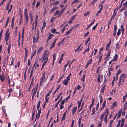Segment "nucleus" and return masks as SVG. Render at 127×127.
<instances>
[{
	"mask_svg": "<svg viewBox=\"0 0 127 127\" xmlns=\"http://www.w3.org/2000/svg\"><path fill=\"white\" fill-rule=\"evenodd\" d=\"M121 30L120 29H119L117 33V35L118 36L120 35L121 34Z\"/></svg>",
	"mask_w": 127,
	"mask_h": 127,
	"instance_id": "38",
	"label": "nucleus"
},
{
	"mask_svg": "<svg viewBox=\"0 0 127 127\" xmlns=\"http://www.w3.org/2000/svg\"><path fill=\"white\" fill-rule=\"evenodd\" d=\"M35 114V111H34V112L32 114V120H33L34 119Z\"/></svg>",
	"mask_w": 127,
	"mask_h": 127,
	"instance_id": "50",
	"label": "nucleus"
},
{
	"mask_svg": "<svg viewBox=\"0 0 127 127\" xmlns=\"http://www.w3.org/2000/svg\"><path fill=\"white\" fill-rule=\"evenodd\" d=\"M47 56L43 55V57H42V58L43 59V60L42 61V62L45 60H48V58Z\"/></svg>",
	"mask_w": 127,
	"mask_h": 127,
	"instance_id": "23",
	"label": "nucleus"
},
{
	"mask_svg": "<svg viewBox=\"0 0 127 127\" xmlns=\"http://www.w3.org/2000/svg\"><path fill=\"white\" fill-rule=\"evenodd\" d=\"M103 50V47H102L100 48L99 50V54H100L101 52V51H102Z\"/></svg>",
	"mask_w": 127,
	"mask_h": 127,
	"instance_id": "60",
	"label": "nucleus"
},
{
	"mask_svg": "<svg viewBox=\"0 0 127 127\" xmlns=\"http://www.w3.org/2000/svg\"><path fill=\"white\" fill-rule=\"evenodd\" d=\"M124 13L125 14V17H127V10L125 11Z\"/></svg>",
	"mask_w": 127,
	"mask_h": 127,
	"instance_id": "64",
	"label": "nucleus"
},
{
	"mask_svg": "<svg viewBox=\"0 0 127 127\" xmlns=\"http://www.w3.org/2000/svg\"><path fill=\"white\" fill-rule=\"evenodd\" d=\"M92 59H90L87 62V63L89 64H90L92 63Z\"/></svg>",
	"mask_w": 127,
	"mask_h": 127,
	"instance_id": "42",
	"label": "nucleus"
},
{
	"mask_svg": "<svg viewBox=\"0 0 127 127\" xmlns=\"http://www.w3.org/2000/svg\"><path fill=\"white\" fill-rule=\"evenodd\" d=\"M82 116H80L79 117V121H78V124L81 123V122L82 121Z\"/></svg>",
	"mask_w": 127,
	"mask_h": 127,
	"instance_id": "41",
	"label": "nucleus"
},
{
	"mask_svg": "<svg viewBox=\"0 0 127 127\" xmlns=\"http://www.w3.org/2000/svg\"><path fill=\"white\" fill-rule=\"evenodd\" d=\"M105 112L106 114L105 115L104 117V121L105 123H107V118L108 114V109H106Z\"/></svg>",
	"mask_w": 127,
	"mask_h": 127,
	"instance_id": "4",
	"label": "nucleus"
},
{
	"mask_svg": "<svg viewBox=\"0 0 127 127\" xmlns=\"http://www.w3.org/2000/svg\"><path fill=\"white\" fill-rule=\"evenodd\" d=\"M15 59L14 58L12 57V60L11 61V63L10 64V66H9L10 67L11 66H12V65H13V63L14 62Z\"/></svg>",
	"mask_w": 127,
	"mask_h": 127,
	"instance_id": "22",
	"label": "nucleus"
},
{
	"mask_svg": "<svg viewBox=\"0 0 127 127\" xmlns=\"http://www.w3.org/2000/svg\"><path fill=\"white\" fill-rule=\"evenodd\" d=\"M77 109V108L76 107H74L72 108V114L73 115H74V113L76 112Z\"/></svg>",
	"mask_w": 127,
	"mask_h": 127,
	"instance_id": "8",
	"label": "nucleus"
},
{
	"mask_svg": "<svg viewBox=\"0 0 127 127\" xmlns=\"http://www.w3.org/2000/svg\"><path fill=\"white\" fill-rule=\"evenodd\" d=\"M29 15L30 17V19L33 18V16L31 12L29 13Z\"/></svg>",
	"mask_w": 127,
	"mask_h": 127,
	"instance_id": "55",
	"label": "nucleus"
},
{
	"mask_svg": "<svg viewBox=\"0 0 127 127\" xmlns=\"http://www.w3.org/2000/svg\"><path fill=\"white\" fill-rule=\"evenodd\" d=\"M40 4V2H39V1H38L37 2V3L36 4V8H37L39 6Z\"/></svg>",
	"mask_w": 127,
	"mask_h": 127,
	"instance_id": "61",
	"label": "nucleus"
},
{
	"mask_svg": "<svg viewBox=\"0 0 127 127\" xmlns=\"http://www.w3.org/2000/svg\"><path fill=\"white\" fill-rule=\"evenodd\" d=\"M59 13V11L58 10H57L54 13V15L55 16H56Z\"/></svg>",
	"mask_w": 127,
	"mask_h": 127,
	"instance_id": "30",
	"label": "nucleus"
},
{
	"mask_svg": "<svg viewBox=\"0 0 127 127\" xmlns=\"http://www.w3.org/2000/svg\"><path fill=\"white\" fill-rule=\"evenodd\" d=\"M14 16H13L12 18V20L11 21V28L12 29H13V27L14 26Z\"/></svg>",
	"mask_w": 127,
	"mask_h": 127,
	"instance_id": "16",
	"label": "nucleus"
},
{
	"mask_svg": "<svg viewBox=\"0 0 127 127\" xmlns=\"http://www.w3.org/2000/svg\"><path fill=\"white\" fill-rule=\"evenodd\" d=\"M0 80L2 82H3L5 80V78L4 77V74L3 73H2V76L0 75Z\"/></svg>",
	"mask_w": 127,
	"mask_h": 127,
	"instance_id": "7",
	"label": "nucleus"
},
{
	"mask_svg": "<svg viewBox=\"0 0 127 127\" xmlns=\"http://www.w3.org/2000/svg\"><path fill=\"white\" fill-rule=\"evenodd\" d=\"M127 105H124V108L123 110L124 111H125L126 110L127 108Z\"/></svg>",
	"mask_w": 127,
	"mask_h": 127,
	"instance_id": "63",
	"label": "nucleus"
},
{
	"mask_svg": "<svg viewBox=\"0 0 127 127\" xmlns=\"http://www.w3.org/2000/svg\"><path fill=\"white\" fill-rule=\"evenodd\" d=\"M40 103L41 101H39L37 103V109L38 110V114L39 115H40V114L41 113V108H40Z\"/></svg>",
	"mask_w": 127,
	"mask_h": 127,
	"instance_id": "1",
	"label": "nucleus"
},
{
	"mask_svg": "<svg viewBox=\"0 0 127 127\" xmlns=\"http://www.w3.org/2000/svg\"><path fill=\"white\" fill-rule=\"evenodd\" d=\"M118 59V56L117 54H116L114 57L113 59L112 60V61H116Z\"/></svg>",
	"mask_w": 127,
	"mask_h": 127,
	"instance_id": "11",
	"label": "nucleus"
},
{
	"mask_svg": "<svg viewBox=\"0 0 127 127\" xmlns=\"http://www.w3.org/2000/svg\"><path fill=\"white\" fill-rule=\"evenodd\" d=\"M36 119H35V120L36 119H38L40 117V115H39L38 114H37V111H36Z\"/></svg>",
	"mask_w": 127,
	"mask_h": 127,
	"instance_id": "32",
	"label": "nucleus"
},
{
	"mask_svg": "<svg viewBox=\"0 0 127 127\" xmlns=\"http://www.w3.org/2000/svg\"><path fill=\"white\" fill-rule=\"evenodd\" d=\"M24 28L22 29V41L23 40V37H24Z\"/></svg>",
	"mask_w": 127,
	"mask_h": 127,
	"instance_id": "37",
	"label": "nucleus"
},
{
	"mask_svg": "<svg viewBox=\"0 0 127 127\" xmlns=\"http://www.w3.org/2000/svg\"><path fill=\"white\" fill-rule=\"evenodd\" d=\"M8 92L10 94L12 92H13L12 89V88H10L8 90Z\"/></svg>",
	"mask_w": 127,
	"mask_h": 127,
	"instance_id": "59",
	"label": "nucleus"
},
{
	"mask_svg": "<svg viewBox=\"0 0 127 127\" xmlns=\"http://www.w3.org/2000/svg\"><path fill=\"white\" fill-rule=\"evenodd\" d=\"M76 16V15H73L71 18L70 19L71 20H72L73 21L75 19Z\"/></svg>",
	"mask_w": 127,
	"mask_h": 127,
	"instance_id": "47",
	"label": "nucleus"
},
{
	"mask_svg": "<svg viewBox=\"0 0 127 127\" xmlns=\"http://www.w3.org/2000/svg\"><path fill=\"white\" fill-rule=\"evenodd\" d=\"M90 12L88 11L86 13L84 14V16H86L90 14Z\"/></svg>",
	"mask_w": 127,
	"mask_h": 127,
	"instance_id": "46",
	"label": "nucleus"
},
{
	"mask_svg": "<svg viewBox=\"0 0 127 127\" xmlns=\"http://www.w3.org/2000/svg\"><path fill=\"white\" fill-rule=\"evenodd\" d=\"M68 81L66 80H64L63 82V84L66 86H67V85L68 83Z\"/></svg>",
	"mask_w": 127,
	"mask_h": 127,
	"instance_id": "25",
	"label": "nucleus"
},
{
	"mask_svg": "<svg viewBox=\"0 0 127 127\" xmlns=\"http://www.w3.org/2000/svg\"><path fill=\"white\" fill-rule=\"evenodd\" d=\"M111 54V50H109L108 52L107 53V54L106 55V57L105 59V60L106 61L108 57Z\"/></svg>",
	"mask_w": 127,
	"mask_h": 127,
	"instance_id": "10",
	"label": "nucleus"
},
{
	"mask_svg": "<svg viewBox=\"0 0 127 127\" xmlns=\"http://www.w3.org/2000/svg\"><path fill=\"white\" fill-rule=\"evenodd\" d=\"M9 17H8L7 18V20L6 21V23L5 25V26L4 27L5 28H6L7 26L8 25V23L9 21Z\"/></svg>",
	"mask_w": 127,
	"mask_h": 127,
	"instance_id": "24",
	"label": "nucleus"
},
{
	"mask_svg": "<svg viewBox=\"0 0 127 127\" xmlns=\"http://www.w3.org/2000/svg\"><path fill=\"white\" fill-rule=\"evenodd\" d=\"M37 85L36 86L35 88L33 87L32 90V92H33V94L35 95L36 94V92L37 90Z\"/></svg>",
	"mask_w": 127,
	"mask_h": 127,
	"instance_id": "6",
	"label": "nucleus"
},
{
	"mask_svg": "<svg viewBox=\"0 0 127 127\" xmlns=\"http://www.w3.org/2000/svg\"><path fill=\"white\" fill-rule=\"evenodd\" d=\"M36 37L34 36L33 37V43H35L36 42Z\"/></svg>",
	"mask_w": 127,
	"mask_h": 127,
	"instance_id": "56",
	"label": "nucleus"
},
{
	"mask_svg": "<svg viewBox=\"0 0 127 127\" xmlns=\"http://www.w3.org/2000/svg\"><path fill=\"white\" fill-rule=\"evenodd\" d=\"M116 9V8L114 10V13L113 15V17H114V18L116 15V13L115 12V10Z\"/></svg>",
	"mask_w": 127,
	"mask_h": 127,
	"instance_id": "43",
	"label": "nucleus"
},
{
	"mask_svg": "<svg viewBox=\"0 0 127 127\" xmlns=\"http://www.w3.org/2000/svg\"><path fill=\"white\" fill-rule=\"evenodd\" d=\"M122 109H121V110L119 111L118 113V115L117 118V119H118L120 116L122 112Z\"/></svg>",
	"mask_w": 127,
	"mask_h": 127,
	"instance_id": "18",
	"label": "nucleus"
},
{
	"mask_svg": "<svg viewBox=\"0 0 127 127\" xmlns=\"http://www.w3.org/2000/svg\"><path fill=\"white\" fill-rule=\"evenodd\" d=\"M24 15L25 16H28V13L27 12V9L25 8L24 10Z\"/></svg>",
	"mask_w": 127,
	"mask_h": 127,
	"instance_id": "26",
	"label": "nucleus"
},
{
	"mask_svg": "<svg viewBox=\"0 0 127 127\" xmlns=\"http://www.w3.org/2000/svg\"><path fill=\"white\" fill-rule=\"evenodd\" d=\"M59 3V1H55L53 2V3L51 4L50 5H56L58 4Z\"/></svg>",
	"mask_w": 127,
	"mask_h": 127,
	"instance_id": "28",
	"label": "nucleus"
},
{
	"mask_svg": "<svg viewBox=\"0 0 127 127\" xmlns=\"http://www.w3.org/2000/svg\"><path fill=\"white\" fill-rule=\"evenodd\" d=\"M49 54V52H48L47 50H45L43 54V55L47 56Z\"/></svg>",
	"mask_w": 127,
	"mask_h": 127,
	"instance_id": "14",
	"label": "nucleus"
},
{
	"mask_svg": "<svg viewBox=\"0 0 127 127\" xmlns=\"http://www.w3.org/2000/svg\"><path fill=\"white\" fill-rule=\"evenodd\" d=\"M114 31H116L117 29V26L116 25H114Z\"/></svg>",
	"mask_w": 127,
	"mask_h": 127,
	"instance_id": "48",
	"label": "nucleus"
},
{
	"mask_svg": "<svg viewBox=\"0 0 127 127\" xmlns=\"http://www.w3.org/2000/svg\"><path fill=\"white\" fill-rule=\"evenodd\" d=\"M67 111V110H66L65 112L64 113L62 117V118L61 119V120L62 121H63L65 119V117L66 116V112Z\"/></svg>",
	"mask_w": 127,
	"mask_h": 127,
	"instance_id": "13",
	"label": "nucleus"
},
{
	"mask_svg": "<svg viewBox=\"0 0 127 127\" xmlns=\"http://www.w3.org/2000/svg\"><path fill=\"white\" fill-rule=\"evenodd\" d=\"M95 107H93L92 110V112L91 114V115H94L95 113Z\"/></svg>",
	"mask_w": 127,
	"mask_h": 127,
	"instance_id": "33",
	"label": "nucleus"
},
{
	"mask_svg": "<svg viewBox=\"0 0 127 127\" xmlns=\"http://www.w3.org/2000/svg\"><path fill=\"white\" fill-rule=\"evenodd\" d=\"M53 35L51 33L50 35H49L48 37V38L47 40L46 41V42L47 43H48L49 42V40L51 39V37Z\"/></svg>",
	"mask_w": 127,
	"mask_h": 127,
	"instance_id": "12",
	"label": "nucleus"
},
{
	"mask_svg": "<svg viewBox=\"0 0 127 127\" xmlns=\"http://www.w3.org/2000/svg\"><path fill=\"white\" fill-rule=\"evenodd\" d=\"M127 96V94L126 92V95L123 96V100L122 101L123 102H125L126 100V98Z\"/></svg>",
	"mask_w": 127,
	"mask_h": 127,
	"instance_id": "27",
	"label": "nucleus"
},
{
	"mask_svg": "<svg viewBox=\"0 0 127 127\" xmlns=\"http://www.w3.org/2000/svg\"><path fill=\"white\" fill-rule=\"evenodd\" d=\"M110 41L107 44L106 46V50L107 51L109 50V48L111 44V39H110Z\"/></svg>",
	"mask_w": 127,
	"mask_h": 127,
	"instance_id": "5",
	"label": "nucleus"
},
{
	"mask_svg": "<svg viewBox=\"0 0 127 127\" xmlns=\"http://www.w3.org/2000/svg\"><path fill=\"white\" fill-rule=\"evenodd\" d=\"M98 77L97 78V83H99L101 81L100 80V77L101 78V80H102L103 79V76L101 74H98Z\"/></svg>",
	"mask_w": 127,
	"mask_h": 127,
	"instance_id": "3",
	"label": "nucleus"
},
{
	"mask_svg": "<svg viewBox=\"0 0 127 127\" xmlns=\"http://www.w3.org/2000/svg\"><path fill=\"white\" fill-rule=\"evenodd\" d=\"M102 55H101L98 58L99 61L98 62V63H100L101 62V60L102 59Z\"/></svg>",
	"mask_w": 127,
	"mask_h": 127,
	"instance_id": "34",
	"label": "nucleus"
},
{
	"mask_svg": "<svg viewBox=\"0 0 127 127\" xmlns=\"http://www.w3.org/2000/svg\"><path fill=\"white\" fill-rule=\"evenodd\" d=\"M106 101L105 100H104L102 104V108H104L105 107L106 105Z\"/></svg>",
	"mask_w": 127,
	"mask_h": 127,
	"instance_id": "45",
	"label": "nucleus"
},
{
	"mask_svg": "<svg viewBox=\"0 0 127 127\" xmlns=\"http://www.w3.org/2000/svg\"><path fill=\"white\" fill-rule=\"evenodd\" d=\"M117 102H114L113 103V104L111 106V107H112V106H115L116 107L117 106Z\"/></svg>",
	"mask_w": 127,
	"mask_h": 127,
	"instance_id": "40",
	"label": "nucleus"
},
{
	"mask_svg": "<svg viewBox=\"0 0 127 127\" xmlns=\"http://www.w3.org/2000/svg\"><path fill=\"white\" fill-rule=\"evenodd\" d=\"M80 48L78 47L75 50V52H76L77 51L78 52H79L81 50L80 49V50H79V49Z\"/></svg>",
	"mask_w": 127,
	"mask_h": 127,
	"instance_id": "53",
	"label": "nucleus"
},
{
	"mask_svg": "<svg viewBox=\"0 0 127 127\" xmlns=\"http://www.w3.org/2000/svg\"><path fill=\"white\" fill-rule=\"evenodd\" d=\"M99 99L100 100V104H101V103L102 102V99L101 96L100 95H99Z\"/></svg>",
	"mask_w": 127,
	"mask_h": 127,
	"instance_id": "44",
	"label": "nucleus"
},
{
	"mask_svg": "<svg viewBox=\"0 0 127 127\" xmlns=\"http://www.w3.org/2000/svg\"><path fill=\"white\" fill-rule=\"evenodd\" d=\"M55 44L54 43H52V45H51V47L50 48V49H51L52 48H53L55 46Z\"/></svg>",
	"mask_w": 127,
	"mask_h": 127,
	"instance_id": "62",
	"label": "nucleus"
},
{
	"mask_svg": "<svg viewBox=\"0 0 127 127\" xmlns=\"http://www.w3.org/2000/svg\"><path fill=\"white\" fill-rule=\"evenodd\" d=\"M10 36V32L8 34L6 33L5 34V38L4 40H8Z\"/></svg>",
	"mask_w": 127,
	"mask_h": 127,
	"instance_id": "9",
	"label": "nucleus"
},
{
	"mask_svg": "<svg viewBox=\"0 0 127 127\" xmlns=\"http://www.w3.org/2000/svg\"><path fill=\"white\" fill-rule=\"evenodd\" d=\"M106 85H104L102 87V89L101 90V92L102 93H103L104 92V90H105L106 87Z\"/></svg>",
	"mask_w": 127,
	"mask_h": 127,
	"instance_id": "17",
	"label": "nucleus"
},
{
	"mask_svg": "<svg viewBox=\"0 0 127 127\" xmlns=\"http://www.w3.org/2000/svg\"><path fill=\"white\" fill-rule=\"evenodd\" d=\"M127 7L124 6L122 8H121L119 12H121L122 11L125 10V8H126Z\"/></svg>",
	"mask_w": 127,
	"mask_h": 127,
	"instance_id": "39",
	"label": "nucleus"
},
{
	"mask_svg": "<svg viewBox=\"0 0 127 127\" xmlns=\"http://www.w3.org/2000/svg\"><path fill=\"white\" fill-rule=\"evenodd\" d=\"M105 113H106V112H105L103 114H102L101 115V116L100 117V121H103V118L105 114Z\"/></svg>",
	"mask_w": 127,
	"mask_h": 127,
	"instance_id": "21",
	"label": "nucleus"
},
{
	"mask_svg": "<svg viewBox=\"0 0 127 127\" xmlns=\"http://www.w3.org/2000/svg\"><path fill=\"white\" fill-rule=\"evenodd\" d=\"M97 23L95 25V26H94L93 28H92V29L93 30H95L96 28L97 27Z\"/></svg>",
	"mask_w": 127,
	"mask_h": 127,
	"instance_id": "57",
	"label": "nucleus"
},
{
	"mask_svg": "<svg viewBox=\"0 0 127 127\" xmlns=\"http://www.w3.org/2000/svg\"><path fill=\"white\" fill-rule=\"evenodd\" d=\"M103 5L102 4H100L99 5V7H100V10H102V9L103 8Z\"/></svg>",
	"mask_w": 127,
	"mask_h": 127,
	"instance_id": "52",
	"label": "nucleus"
},
{
	"mask_svg": "<svg viewBox=\"0 0 127 127\" xmlns=\"http://www.w3.org/2000/svg\"><path fill=\"white\" fill-rule=\"evenodd\" d=\"M43 49V47H39L38 49L37 54L39 53L41 51H42Z\"/></svg>",
	"mask_w": 127,
	"mask_h": 127,
	"instance_id": "36",
	"label": "nucleus"
},
{
	"mask_svg": "<svg viewBox=\"0 0 127 127\" xmlns=\"http://www.w3.org/2000/svg\"><path fill=\"white\" fill-rule=\"evenodd\" d=\"M57 7L56 6L53 7L52 9L50 11V13H52L53 12H54L56 9H57Z\"/></svg>",
	"mask_w": 127,
	"mask_h": 127,
	"instance_id": "20",
	"label": "nucleus"
},
{
	"mask_svg": "<svg viewBox=\"0 0 127 127\" xmlns=\"http://www.w3.org/2000/svg\"><path fill=\"white\" fill-rule=\"evenodd\" d=\"M45 72L43 74V75L42 77L40 78V86H41L42 84V83L44 81V79L45 77Z\"/></svg>",
	"mask_w": 127,
	"mask_h": 127,
	"instance_id": "2",
	"label": "nucleus"
},
{
	"mask_svg": "<svg viewBox=\"0 0 127 127\" xmlns=\"http://www.w3.org/2000/svg\"><path fill=\"white\" fill-rule=\"evenodd\" d=\"M124 75L125 74L124 73L120 77L119 80L121 81L122 79H123L124 77H125V76H124Z\"/></svg>",
	"mask_w": 127,
	"mask_h": 127,
	"instance_id": "35",
	"label": "nucleus"
},
{
	"mask_svg": "<svg viewBox=\"0 0 127 127\" xmlns=\"http://www.w3.org/2000/svg\"><path fill=\"white\" fill-rule=\"evenodd\" d=\"M10 48H11V46L9 44L8 45V48H7V51H8V54H10Z\"/></svg>",
	"mask_w": 127,
	"mask_h": 127,
	"instance_id": "31",
	"label": "nucleus"
},
{
	"mask_svg": "<svg viewBox=\"0 0 127 127\" xmlns=\"http://www.w3.org/2000/svg\"><path fill=\"white\" fill-rule=\"evenodd\" d=\"M101 68V67L100 66H99L98 67H97L96 69V73H97V74H99V70L100 69V68Z\"/></svg>",
	"mask_w": 127,
	"mask_h": 127,
	"instance_id": "29",
	"label": "nucleus"
},
{
	"mask_svg": "<svg viewBox=\"0 0 127 127\" xmlns=\"http://www.w3.org/2000/svg\"><path fill=\"white\" fill-rule=\"evenodd\" d=\"M34 23H35V28H36V26L37 24V19H36L35 20Z\"/></svg>",
	"mask_w": 127,
	"mask_h": 127,
	"instance_id": "49",
	"label": "nucleus"
},
{
	"mask_svg": "<svg viewBox=\"0 0 127 127\" xmlns=\"http://www.w3.org/2000/svg\"><path fill=\"white\" fill-rule=\"evenodd\" d=\"M73 30V28L70 29L65 34V35L66 36L69 34Z\"/></svg>",
	"mask_w": 127,
	"mask_h": 127,
	"instance_id": "19",
	"label": "nucleus"
},
{
	"mask_svg": "<svg viewBox=\"0 0 127 127\" xmlns=\"http://www.w3.org/2000/svg\"><path fill=\"white\" fill-rule=\"evenodd\" d=\"M101 122H99L97 125V127H101Z\"/></svg>",
	"mask_w": 127,
	"mask_h": 127,
	"instance_id": "51",
	"label": "nucleus"
},
{
	"mask_svg": "<svg viewBox=\"0 0 127 127\" xmlns=\"http://www.w3.org/2000/svg\"><path fill=\"white\" fill-rule=\"evenodd\" d=\"M56 29H53L51 31V32L53 33H57V32H56Z\"/></svg>",
	"mask_w": 127,
	"mask_h": 127,
	"instance_id": "58",
	"label": "nucleus"
},
{
	"mask_svg": "<svg viewBox=\"0 0 127 127\" xmlns=\"http://www.w3.org/2000/svg\"><path fill=\"white\" fill-rule=\"evenodd\" d=\"M43 26L42 27V29H43V28H44L46 26V23L44 21L43 22Z\"/></svg>",
	"mask_w": 127,
	"mask_h": 127,
	"instance_id": "54",
	"label": "nucleus"
},
{
	"mask_svg": "<svg viewBox=\"0 0 127 127\" xmlns=\"http://www.w3.org/2000/svg\"><path fill=\"white\" fill-rule=\"evenodd\" d=\"M65 9V8H64L63 9H62L61 11H60V13L57 16V17H59L61 16L62 14L64 12Z\"/></svg>",
	"mask_w": 127,
	"mask_h": 127,
	"instance_id": "15",
	"label": "nucleus"
}]
</instances>
